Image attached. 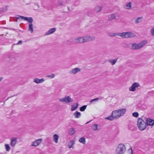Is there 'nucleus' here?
Masks as SVG:
<instances>
[{"mask_svg":"<svg viewBox=\"0 0 154 154\" xmlns=\"http://www.w3.org/2000/svg\"><path fill=\"white\" fill-rule=\"evenodd\" d=\"M111 37L119 36L123 38H132L136 36L134 33L130 31H128L122 33H112L109 34Z\"/></svg>","mask_w":154,"mask_h":154,"instance_id":"nucleus-1","label":"nucleus"},{"mask_svg":"<svg viewBox=\"0 0 154 154\" xmlns=\"http://www.w3.org/2000/svg\"><path fill=\"white\" fill-rule=\"evenodd\" d=\"M95 38L94 36L90 35L76 38L75 39V41L77 43H84L94 41L95 40Z\"/></svg>","mask_w":154,"mask_h":154,"instance_id":"nucleus-2","label":"nucleus"},{"mask_svg":"<svg viewBox=\"0 0 154 154\" xmlns=\"http://www.w3.org/2000/svg\"><path fill=\"white\" fill-rule=\"evenodd\" d=\"M147 41L146 40L142 41L140 43H131L129 44L131 46V48L132 50H138L143 47L147 43Z\"/></svg>","mask_w":154,"mask_h":154,"instance_id":"nucleus-3","label":"nucleus"},{"mask_svg":"<svg viewBox=\"0 0 154 154\" xmlns=\"http://www.w3.org/2000/svg\"><path fill=\"white\" fill-rule=\"evenodd\" d=\"M126 109H120L114 110L112 112V115L115 119H118L124 115L125 113Z\"/></svg>","mask_w":154,"mask_h":154,"instance_id":"nucleus-4","label":"nucleus"},{"mask_svg":"<svg viewBox=\"0 0 154 154\" xmlns=\"http://www.w3.org/2000/svg\"><path fill=\"white\" fill-rule=\"evenodd\" d=\"M126 150L125 146L123 143L119 144L115 150L116 154H124Z\"/></svg>","mask_w":154,"mask_h":154,"instance_id":"nucleus-5","label":"nucleus"},{"mask_svg":"<svg viewBox=\"0 0 154 154\" xmlns=\"http://www.w3.org/2000/svg\"><path fill=\"white\" fill-rule=\"evenodd\" d=\"M137 125L139 129L141 131L144 130L146 127V122L140 118L138 119Z\"/></svg>","mask_w":154,"mask_h":154,"instance_id":"nucleus-6","label":"nucleus"},{"mask_svg":"<svg viewBox=\"0 0 154 154\" xmlns=\"http://www.w3.org/2000/svg\"><path fill=\"white\" fill-rule=\"evenodd\" d=\"M59 100L62 103L68 104L72 103L73 101V99L71 98L69 96H65L64 97L59 99Z\"/></svg>","mask_w":154,"mask_h":154,"instance_id":"nucleus-7","label":"nucleus"},{"mask_svg":"<svg viewBox=\"0 0 154 154\" xmlns=\"http://www.w3.org/2000/svg\"><path fill=\"white\" fill-rule=\"evenodd\" d=\"M5 59V60L7 62L13 63L16 60V57L14 54H11L8 55Z\"/></svg>","mask_w":154,"mask_h":154,"instance_id":"nucleus-8","label":"nucleus"},{"mask_svg":"<svg viewBox=\"0 0 154 154\" xmlns=\"http://www.w3.org/2000/svg\"><path fill=\"white\" fill-rule=\"evenodd\" d=\"M33 20V19L32 17H29V19L27 20L29 23V30L32 33L34 31L33 25L32 23Z\"/></svg>","mask_w":154,"mask_h":154,"instance_id":"nucleus-9","label":"nucleus"},{"mask_svg":"<svg viewBox=\"0 0 154 154\" xmlns=\"http://www.w3.org/2000/svg\"><path fill=\"white\" fill-rule=\"evenodd\" d=\"M139 84L138 82L133 83L131 86L129 87V90L131 91L134 92L136 90V88L139 87Z\"/></svg>","mask_w":154,"mask_h":154,"instance_id":"nucleus-10","label":"nucleus"},{"mask_svg":"<svg viewBox=\"0 0 154 154\" xmlns=\"http://www.w3.org/2000/svg\"><path fill=\"white\" fill-rule=\"evenodd\" d=\"M42 141V139H38L35 140L32 142L31 144L32 146L36 147L38 146Z\"/></svg>","mask_w":154,"mask_h":154,"instance_id":"nucleus-11","label":"nucleus"},{"mask_svg":"<svg viewBox=\"0 0 154 154\" xmlns=\"http://www.w3.org/2000/svg\"><path fill=\"white\" fill-rule=\"evenodd\" d=\"M17 138L16 137H13L10 139V145L11 146L14 147L16 144L17 142Z\"/></svg>","mask_w":154,"mask_h":154,"instance_id":"nucleus-12","label":"nucleus"},{"mask_svg":"<svg viewBox=\"0 0 154 154\" xmlns=\"http://www.w3.org/2000/svg\"><path fill=\"white\" fill-rule=\"evenodd\" d=\"M80 71L81 69L80 68H76L70 70L69 72V73L70 74H75L78 72H80Z\"/></svg>","mask_w":154,"mask_h":154,"instance_id":"nucleus-13","label":"nucleus"},{"mask_svg":"<svg viewBox=\"0 0 154 154\" xmlns=\"http://www.w3.org/2000/svg\"><path fill=\"white\" fill-rule=\"evenodd\" d=\"M45 81V80L43 78L39 79L37 78H35L34 79L33 82L37 84L42 83Z\"/></svg>","mask_w":154,"mask_h":154,"instance_id":"nucleus-14","label":"nucleus"},{"mask_svg":"<svg viewBox=\"0 0 154 154\" xmlns=\"http://www.w3.org/2000/svg\"><path fill=\"white\" fill-rule=\"evenodd\" d=\"M146 125H154V120L149 118H148L146 119Z\"/></svg>","mask_w":154,"mask_h":154,"instance_id":"nucleus-15","label":"nucleus"},{"mask_svg":"<svg viewBox=\"0 0 154 154\" xmlns=\"http://www.w3.org/2000/svg\"><path fill=\"white\" fill-rule=\"evenodd\" d=\"M79 104L78 103H76L74 104L71 106V110L72 111H73L76 110L78 107Z\"/></svg>","mask_w":154,"mask_h":154,"instance_id":"nucleus-16","label":"nucleus"},{"mask_svg":"<svg viewBox=\"0 0 154 154\" xmlns=\"http://www.w3.org/2000/svg\"><path fill=\"white\" fill-rule=\"evenodd\" d=\"M118 58H116L114 59H109L108 60V62L109 63L112 65H115L116 63L117 62Z\"/></svg>","mask_w":154,"mask_h":154,"instance_id":"nucleus-17","label":"nucleus"},{"mask_svg":"<svg viewBox=\"0 0 154 154\" xmlns=\"http://www.w3.org/2000/svg\"><path fill=\"white\" fill-rule=\"evenodd\" d=\"M131 5V2L128 3L124 6V8L127 10L131 9L132 7Z\"/></svg>","mask_w":154,"mask_h":154,"instance_id":"nucleus-18","label":"nucleus"},{"mask_svg":"<svg viewBox=\"0 0 154 154\" xmlns=\"http://www.w3.org/2000/svg\"><path fill=\"white\" fill-rule=\"evenodd\" d=\"M102 8L101 6L97 5L94 8V11L96 13H98L100 12Z\"/></svg>","mask_w":154,"mask_h":154,"instance_id":"nucleus-19","label":"nucleus"},{"mask_svg":"<svg viewBox=\"0 0 154 154\" xmlns=\"http://www.w3.org/2000/svg\"><path fill=\"white\" fill-rule=\"evenodd\" d=\"M56 28H54L50 29L45 33V35H48L54 33L56 31Z\"/></svg>","mask_w":154,"mask_h":154,"instance_id":"nucleus-20","label":"nucleus"},{"mask_svg":"<svg viewBox=\"0 0 154 154\" xmlns=\"http://www.w3.org/2000/svg\"><path fill=\"white\" fill-rule=\"evenodd\" d=\"M59 138V136L57 134H55L53 135V141L55 143H58Z\"/></svg>","mask_w":154,"mask_h":154,"instance_id":"nucleus-21","label":"nucleus"},{"mask_svg":"<svg viewBox=\"0 0 154 154\" xmlns=\"http://www.w3.org/2000/svg\"><path fill=\"white\" fill-rule=\"evenodd\" d=\"M73 115L75 118H79L81 116V113L78 111L74 113Z\"/></svg>","mask_w":154,"mask_h":154,"instance_id":"nucleus-22","label":"nucleus"},{"mask_svg":"<svg viewBox=\"0 0 154 154\" xmlns=\"http://www.w3.org/2000/svg\"><path fill=\"white\" fill-rule=\"evenodd\" d=\"M16 18L17 19L19 20H23L27 21L29 18V17H26L21 16H18V17H17Z\"/></svg>","mask_w":154,"mask_h":154,"instance_id":"nucleus-23","label":"nucleus"},{"mask_svg":"<svg viewBox=\"0 0 154 154\" xmlns=\"http://www.w3.org/2000/svg\"><path fill=\"white\" fill-rule=\"evenodd\" d=\"M142 17H139L135 19V22L136 23H138L142 22L143 19Z\"/></svg>","mask_w":154,"mask_h":154,"instance_id":"nucleus-24","label":"nucleus"},{"mask_svg":"<svg viewBox=\"0 0 154 154\" xmlns=\"http://www.w3.org/2000/svg\"><path fill=\"white\" fill-rule=\"evenodd\" d=\"M75 142L74 140H70L68 144V147L69 148H70L72 147V146L74 144Z\"/></svg>","mask_w":154,"mask_h":154,"instance_id":"nucleus-25","label":"nucleus"},{"mask_svg":"<svg viewBox=\"0 0 154 154\" xmlns=\"http://www.w3.org/2000/svg\"><path fill=\"white\" fill-rule=\"evenodd\" d=\"M69 134L70 135L74 134L75 133V131L74 128H71L69 130Z\"/></svg>","mask_w":154,"mask_h":154,"instance_id":"nucleus-26","label":"nucleus"},{"mask_svg":"<svg viewBox=\"0 0 154 154\" xmlns=\"http://www.w3.org/2000/svg\"><path fill=\"white\" fill-rule=\"evenodd\" d=\"M116 14H112L109 15L108 16V19L109 20H112L113 19H114L116 17Z\"/></svg>","mask_w":154,"mask_h":154,"instance_id":"nucleus-27","label":"nucleus"},{"mask_svg":"<svg viewBox=\"0 0 154 154\" xmlns=\"http://www.w3.org/2000/svg\"><path fill=\"white\" fill-rule=\"evenodd\" d=\"M79 141L83 144H85L86 143V140L85 138L82 137L80 138L79 140Z\"/></svg>","mask_w":154,"mask_h":154,"instance_id":"nucleus-28","label":"nucleus"},{"mask_svg":"<svg viewBox=\"0 0 154 154\" xmlns=\"http://www.w3.org/2000/svg\"><path fill=\"white\" fill-rule=\"evenodd\" d=\"M114 118L113 117V116L112 115V113L111 114V115L110 116L105 118V119H107L110 121H112L114 119Z\"/></svg>","mask_w":154,"mask_h":154,"instance_id":"nucleus-29","label":"nucleus"},{"mask_svg":"<svg viewBox=\"0 0 154 154\" xmlns=\"http://www.w3.org/2000/svg\"><path fill=\"white\" fill-rule=\"evenodd\" d=\"M98 125L97 124H94L92 126V130L94 131H96L98 130Z\"/></svg>","mask_w":154,"mask_h":154,"instance_id":"nucleus-30","label":"nucleus"},{"mask_svg":"<svg viewBox=\"0 0 154 154\" xmlns=\"http://www.w3.org/2000/svg\"><path fill=\"white\" fill-rule=\"evenodd\" d=\"M86 105H84L80 107V110L81 111H83L86 109Z\"/></svg>","mask_w":154,"mask_h":154,"instance_id":"nucleus-31","label":"nucleus"},{"mask_svg":"<svg viewBox=\"0 0 154 154\" xmlns=\"http://www.w3.org/2000/svg\"><path fill=\"white\" fill-rule=\"evenodd\" d=\"M5 148L7 151H9L10 149V147L8 144H5Z\"/></svg>","mask_w":154,"mask_h":154,"instance_id":"nucleus-32","label":"nucleus"},{"mask_svg":"<svg viewBox=\"0 0 154 154\" xmlns=\"http://www.w3.org/2000/svg\"><path fill=\"white\" fill-rule=\"evenodd\" d=\"M132 116L136 117H137L139 116V114L137 112H135L132 113Z\"/></svg>","mask_w":154,"mask_h":154,"instance_id":"nucleus-33","label":"nucleus"},{"mask_svg":"<svg viewBox=\"0 0 154 154\" xmlns=\"http://www.w3.org/2000/svg\"><path fill=\"white\" fill-rule=\"evenodd\" d=\"M150 33L154 37V28H152L151 29Z\"/></svg>","mask_w":154,"mask_h":154,"instance_id":"nucleus-34","label":"nucleus"},{"mask_svg":"<svg viewBox=\"0 0 154 154\" xmlns=\"http://www.w3.org/2000/svg\"><path fill=\"white\" fill-rule=\"evenodd\" d=\"M50 78L51 79L54 78L55 77V75L54 74H52L51 75H48L46 76Z\"/></svg>","mask_w":154,"mask_h":154,"instance_id":"nucleus-35","label":"nucleus"},{"mask_svg":"<svg viewBox=\"0 0 154 154\" xmlns=\"http://www.w3.org/2000/svg\"><path fill=\"white\" fill-rule=\"evenodd\" d=\"M98 100V98H95V99H92V100L90 101V102H91V103L92 102H93V101H94L97 100Z\"/></svg>","mask_w":154,"mask_h":154,"instance_id":"nucleus-36","label":"nucleus"},{"mask_svg":"<svg viewBox=\"0 0 154 154\" xmlns=\"http://www.w3.org/2000/svg\"><path fill=\"white\" fill-rule=\"evenodd\" d=\"M128 151H129L130 152H131V154H133V150H132V149L131 148L129 149L128 150Z\"/></svg>","mask_w":154,"mask_h":154,"instance_id":"nucleus-37","label":"nucleus"},{"mask_svg":"<svg viewBox=\"0 0 154 154\" xmlns=\"http://www.w3.org/2000/svg\"><path fill=\"white\" fill-rule=\"evenodd\" d=\"M7 10V7H6L2 9V11H6Z\"/></svg>","mask_w":154,"mask_h":154,"instance_id":"nucleus-38","label":"nucleus"},{"mask_svg":"<svg viewBox=\"0 0 154 154\" xmlns=\"http://www.w3.org/2000/svg\"><path fill=\"white\" fill-rule=\"evenodd\" d=\"M22 43V42L21 41H19L18 43L17 44V45L21 44Z\"/></svg>","mask_w":154,"mask_h":154,"instance_id":"nucleus-39","label":"nucleus"},{"mask_svg":"<svg viewBox=\"0 0 154 154\" xmlns=\"http://www.w3.org/2000/svg\"><path fill=\"white\" fill-rule=\"evenodd\" d=\"M2 79H3V78H2V77L0 78V82H1L2 80Z\"/></svg>","mask_w":154,"mask_h":154,"instance_id":"nucleus-40","label":"nucleus"},{"mask_svg":"<svg viewBox=\"0 0 154 154\" xmlns=\"http://www.w3.org/2000/svg\"><path fill=\"white\" fill-rule=\"evenodd\" d=\"M90 122V121H89V122H87V123H86V124L88 123L89 122Z\"/></svg>","mask_w":154,"mask_h":154,"instance_id":"nucleus-41","label":"nucleus"}]
</instances>
